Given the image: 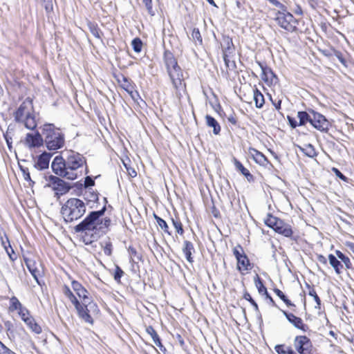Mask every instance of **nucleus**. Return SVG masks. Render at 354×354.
<instances>
[{
  "mask_svg": "<svg viewBox=\"0 0 354 354\" xmlns=\"http://www.w3.org/2000/svg\"><path fill=\"white\" fill-rule=\"evenodd\" d=\"M183 251L185 255L187 260L189 263H192L193 259H192V252H194V248L193 243L189 241H185Z\"/></svg>",
  "mask_w": 354,
  "mask_h": 354,
  "instance_id": "5701e85b",
  "label": "nucleus"
},
{
  "mask_svg": "<svg viewBox=\"0 0 354 354\" xmlns=\"http://www.w3.org/2000/svg\"><path fill=\"white\" fill-rule=\"evenodd\" d=\"M254 281L259 293L261 295L267 294V288L264 286L262 280L258 274H256Z\"/></svg>",
  "mask_w": 354,
  "mask_h": 354,
  "instance_id": "72a5a7b5",
  "label": "nucleus"
},
{
  "mask_svg": "<svg viewBox=\"0 0 354 354\" xmlns=\"http://www.w3.org/2000/svg\"><path fill=\"white\" fill-rule=\"evenodd\" d=\"M171 223L175 227L176 232L180 235L184 233L183 225L178 218H171Z\"/></svg>",
  "mask_w": 354,
  "mask_h": 354,
  "instance_id": "4c0bfd02",
  "label": "nucleus"
},
{
  "mask_svg": "<svg viewBox=\"0 0 354 354\" xmlns=\"http://www.w3.org/2000/svg\"><path fill=\"white\" fill-rule=\"evenodd\" d=\"M306 288L308 289V295L313 297L315 301L316 302V304L317 305L316 306V308H320L321 300H320L319 297H318V295H317L315 290L313 287H311L309 284H306Z\"/></svg>",
  "mask_w": 354,
  "mask_h": 354,
  "instance_id": "e433bc0d",
  "label": "nucleus"
},
{
  "mask_svg": "<svg viewBox=\"0 0 354 354\" xmlns=\"http://www.w3.org/2000/svg\"><path fill=\"white\" fill-rule=\"evenodd\" d=\"M310 124L320 131H326L329 127V122L326 118L314 111H312Z\"/></svg>",
  "mask_w": 354,
  "mask_h": 354,
  "instance_id": "ddd939ff",
  "label": "nucleus"
},
{
  "mask_svg": "<svg viewBox=\"0 0 354 354\" xmlns=\"http://www.w3.org/2000/svg\"><path fill=\"white\" fill-rule=\"evenodd\" d=\"M22 171L24 173V179L26 180H31L29 172L28 171V169H23Z\"/></svg>",
  "mask_w": 354,
  "mask_h": 354,
  "instance_id": "0e129e2a",
  "label": "nucleus"
},
{
  "mask_svg": "<svg viewBox=\"0 0 354 354\" xmlns=\"http://www.w3.org/2000/svg\"><path fill=\"white\" fill-rule=\"evenodd\" d=\"M237 268L240 271L252 269L249 259L245 254L243 255V257H241V258L237 260Z\"/></svg>",
  "mask_w": 354,
  "mask_h": 354,
  "instance_id": "cd10ccee",
  "label": "nucleus"
},
{
  "mask_svg": "<svg viewBox=\"0 0 354 354\" xmlns=\"http://www.w3.org/2000/svg\"><path fill=\"white\" fill-rule=\"evenodd\" d=\"M25 263L33 278L36 280L37 283L39 284L38 277L40 275V271L37 268L35 262L31 259H26Z\"/></svg>",
  "mask_w": 354,
  "mask_h": 354,
  "instance_id": "412c9836",
  "label": "nucleus"
},
{
  "mask_svg": "<svg viewBox=\"0 0 354 354\" xmlns=\"http://www.w3.org/2000/svg\"><path fill=\"white\" fill-rule=\"evenodd\" d=\"M24 143L29 149L37 148L43 145L44 139L38 131L28 133L26 135Z\"/></svg>",
  "mask_w": 354,
  "mask_h": 354,
  "instance_id": "2eb2a0df",
  "label": "nucleus"
},
{
  "mask_svg": "<svg viewBox=\"0 0 354 354\" xmlns=\"http://www.w3.org/2000/svg\"><path fill=\"white\" fill-rule=\"evenodd\" d=\"M104 253L106 256H111L112 254V244L110 241H106L104 245H102Z\"/></svg>",
  "mask_w": 354,
  "mask_h": 354,
  "instance_id": "8fccbe9b",
  "label": "nucleus"
},
{
  "mask_svg": "<svg viewBox=\"0 0 354 354\" xmlns=\"http://www.w3.org/2000/svg\"><path fill=\"white\" fill-rule=\"evenodd\" d=\"M250 154L252 157L253 160L260 165H266L268 163L267 158L258 150L250 148L249 149Z\"/></svg>",
  "mask_w": 354,
  "mask_h": 354,
  "instance_id": "aec40b11",
  "label": "nucleus"
},
{
  "mask_svg": "<svg viewBox=\"0 0 354 354\" xmlns=\"http://www.w3.org/2000/svg\"><path fill=\"white\" fill-rule=\"evenodd\" d=\"M49 182L53 189L56 191L57 194L63 195L71 189V186L67 183L57 176L50 175L49 176Z\"/></svg>",
  "mask_w": 354,
  "mask_h": 354,
  "instance_id": "4468645a",
  "label": "nucleus"
},
{
  "mask_svg": "<svg viewBox=\"0 0 354 354\" xmlns=\"http://www.w3.org/2000/svg\"><path fill=\"white\" fill-rule=\"evenodd\" d=\"M163 59L173 86L177 91L182 86L183 80V71L178 64L174 55L169 50L165 51Z\"/></svg>",
  "mask_w": 354,
  "mask_h": 354,
  "instance_id": "20e7f679",
  "label": "nucleus"
},
{
  "mask_svg": "<svg viewBox=\"0 0 354 354\" xmlns=\"http://www.w3.org/2000/svg\"><path fill=\"white\" fill-rule=\"evenodd\" d=\"M133 49L136 53H140L142 50V42L140 38H135L131 41Z\"/></svg>",
  "mask_w": 354,
  "mask_h": 354,
  "instance_id": "a19ab883",
  "label": "nucleus"
},
{
  "mask_svg": "<svg viewBox=\"0 0 354 354\" xmlns=\"http://www.w3.org/2000/svg\"><path fill=\"white\" fill-rule=\"evenodd\" d=\"M228 56H229V55H227L226 53H225L223 55V60H224V62H225V64L226 67L227 68H230V61L228 59Z\"/></svg>",
  "mask_w": 354,
  "mask_h": 354,
  "instance_id": "e2e57ef3",
  "label": "nucleus"
},
{
  "mask_svg": "<svg viewBox=\"0 0 354 354\" xmlns=\"http://www.w3.org/2000/svg\"><path fill=\"white\" fill-rule=\"evenodd\" d=\"M105 210L106 207H104L100 210L93 211V213H97V215L93 216V224L91 239H88L86 244L91 243L108 231L109 227L111 224V219L107 217L102 218Z\"/></svg>",
  "mask_w": 354,
  "mask_h": 354,
  "instance_id": "39448f33",
  "label": "nucleus"
},
{
  "mask_svg": "<svg viewBox=\"0 0 354 354\" xmlns=\"http://www.w3.org/2000/svg\"><path fill=\"white\" fill-rule=\"evenodd\" d=\"M38 3L45 8L47 13H50L53 11V0H36Z\"/></svg>",
  "mask_w": 354,
  "mask_h": 354,
  "instance_id": "58836bf2",
  "label": "nucleus"
},
{
  "mask_svg": "<svg viewBox=\"0 0 354 354\" xmlns=\"http://www.w3.org/2000/svg\"><path fill=\"white\" fill-rule=\"evenodd\" d=\"M129 252L133 261L135 262L136 260L140 261L141 259L140 256L138 254L135 248L129 247Z\"/></svg>",
  "mask_w": 354,
  "mask_h": 354,
  "instance_id": "de8ad7c7",
  "label": "nucleus"
},
{
  "mask_svg": "<svg viewBox=\"0 0 354 354\" xmlns=\"http://www.w3.org/2000/svg\"><path fill=\"white\" fill-rule=\"evenodd\" d=\"M192 37L193 40L196 43L198 42L199 44H202L203 39L201 35V32L198 28H194L192 30Z\"/></svg>",
  "mask_w": 354,
  "mask_h": 354,
  "instance_id": "37998d69",
  "label": "nucleus"
},
{
  "mask_svg": "<svg viewBox=\"0 0 354 354\" xmlns=\"http://www.w3.org/2000/svg\"><path fill=\"white\" fill-rule=\"evenodd\" d=\"M317 261L319 263H322L324 265H326L327 264L326 258L324 255H322V254H318L317 256Z\"/></svg>",
  "mask_w": 354,
  "mask_h": 354,
  "instance_id": "680f3d73",
  "label": "nucleus"
},
{
  "mask_svg": "<svg viewBox=\"0 0 354 354\" xmlns=\"http://www.w3.org/2000/svg\"><path fill=\"white\" fill-rule=\"evenodd\" d=\"M243 298L248 301L254 307V310L256 312H259V307H258V305L256 303V301L252 298L251 295H250V293H248V292H245L243 295Z\"/></svg>",
  "mask_w": 354,
  "mask_h": 354,
  "instance_id": "a18cd8bd",
  "label": "nucleus"
},
{
  "mask_svg": "<svg viewBox=\"0 0 354 354\" xmlns=\"http://www.w3.org/2000/svg\"><path fill=\"white\" fill-rule=\"evenodd\" d=\"M51 168L53 172L61 177L73 178V173H68L66 170V159L62 156H57L51 163Z\"/></svg>",
  "mask_w": 354,
  "mask_h": 354,
  "instance_id": "9b49d317",
  "label": "nucleus"
},
{
  "mask_svg": "<svg viewBox=\"0 0 354 354\" xmlns=\"http://www.w3.org/2000/svg\"><path fill=\"white\" fill-rule=\"evenodd\" d=\"M25 323L27 324L29 328L36 334H40L41 333V326L35 322V319L32 317L30 318H26Z\"/></svg>",
  "mask_w": 354,
  "mask_h": 354,
  "instance_id": "c756f323",
  "label": "nucleus"
},
{
  "mask_svg": "<svg viewBox=\"0 0 354 354\" xmlns=\"http://www.w3.org/2000/svg\"><path fill=\"white\" fill-rule=\"evenodd\" d=\"M253 98L257 108H261L264 103V97L257 88L253 90Z\"/></svg>",
  "mask_w": 354,
  "mask_h": 354,
  "instance_id": "c85d7f7f",
  "label": "nucleus"
},
{
  "mask_svg": "<svg viewBox=\"0 0 354 354\" xmlns=\"http://www.w3.org/2000/svg\"><path fill=\"white\" fill-rule=\"evenodd\" d=\"M123 274H124L123 270L118 266H116L115 272H114V279L116 281L120 282V279Z\"/></svg>",
  "mask_w": 354,
  "mask_h": 354,
  "instance_id": "09e8293b",
  "label": "nucleus"
},
{
  "mask_svg": "<svg viewBox=\"0 0 354 354\" xmlns=\"http://www.w3.org/2000/svg\"><path fill=\"white\" fill-rule=\"evenodd\" d=\"M0 354H16L0 341Z\"/></svg>",
  "mask_w": 354,
  "mask_h": 354,
  "instance_id": "603ef678",
  "label": "nucleus"
},
{
  "mask_svg": "<svg viewBox=\"0 0 354 354\" xmlns=\"http://www.w3.org/2000/svg\"><path fill=\"white\" fill-rule=\"evenodd\" d=\"M333 53H334V55L339 59V61L343 64V65H346V60L343 57V55L341 52L338 51V50H333Z\"/></svg>",
  "mask_w": 354,
  "mask_h": 354,
  "instance_id": "5fc2aeb1",
  "label": "nucleus"
},
{
  "mask_svg": "<svg viewBox=\"0 0 354 354\" xmlns=\"http://www.w3.org/2000/svg\"><path fill=\"white\" fill-rule=\"evenodd\" d=\"M274 292L282 301L286 297L284 293L278 288H274Z\"/></svg>",
  "mask_w": 354,
  "mask_h": 354,
  "instance_id": "13d9d810",
  "label": "nucleus"
},
{
  "mask_svg": "<svg viewBox=\"0 0 354 354\" xmlns=\"http://www.w3.org/2000/svg\"><path fill=\"white\" fill-rule=\"evenodd\" d=\"M270 100L277 110H279L281 109V100H273L272 97H270Z\"/></svg>",
  "mask_w": 354,
  "mask_h": 354,
  "instance_id": "bf43d9fd",
  "label": "nucleus"
},
{
  "mask_svg": "<svg viewBox=\"0 0 354 354\" xmlns=\"http://www.w3.org/2000/svg\"><path fill=\"white\" fill-rule=\"evenodd\" d=\"M97 215V213L90 212V214L78 225L75 227L76 232H84V241L86 243L88 239H91V233H93V216Z\"/></svg>",
  "mask_w": 354,
  "mask_h": 354,
  "instance_id": "9d476101",
  "label": "nucleus"
},
{
  "mask_svg": "<svg viewBox=\"0 0 354 354\" xmlns=\"http://www.w3.org/2000/svg\"><path fill=\"white\" fill-rule=\"evenodd\" d=\"M143 3L145 5V7L148 11V13L153 16L155 15L153 8H152V1L151 0H142Z\"/></svg>",
  "mask_w": 354,
  "mask_h": 354,
  "instance_id": "3c124183",
  "label": "nucleus"
},
{
  "mask_svg": "<svg viewBox=\"0 0 354 354\" xmlns=\"http://www.w3.org/2000/svg\"><path fill=\"white\" fill-rule=\"evenodd\" d=\"M206 123L209 127L213 128V133L218 135L221 131V127L218 122L212 116L207 115L205 116Z\"/></svg>",
  "mask_w": 354,
  "mask_h": 354,
  "instance_id": "bb28decb",
  "label": "nucleus"
},
{
  "mask_svg": "<svg viewBox=\"0 0 354 354\" xmlns=\"http://www.w3.org/2000/svg\"><path fill=\"white\" fill-rule=\"evenodd\" d=\"M146 332L151 337L154 344L158 347H159L160 350H162V348H164V350H165V348H164L163 345L161 343V341H160V339L158 335L157 334L156 331L151 326H149L146 328Z\"/></svg>",
  "mask_w": 354,
  "mask_h": 354,
  "instance_id": "4be33fe9",
  "label": "nucleus"
},
{
  "mask_svg": "<svg viewBox=\"0 0 354 354\" xmlns=\"http://www.w3.org/2000/svg\"><path fill=\"white\" fill-rule=\"evenodd\" d=\"M94 185H95V181L91 177H90V176L86 177L85 181H84L85 187H91V186H93Z\"/></svg>",
  "mask_w": 354,
  "mask_h": 354,
  "instance_id": "4d7b16f0",
  "label": "nucleus"
},
{
  "mask_svg": "<svg viewBox=\"0 0 354 354\" xmlns=\"http://www.w3.org/2000/svg\"><path fill=\"white\" fill-rule=\"evenodd\" d=\"M15 120L23 124L26 128L34 130L37 127V122L33 113L32 101L26 99L14 113Z\"/></svg>",
  "mask_w": 354,
  "mask_h": 354,
  "instance_id": "7ed1b4c3",
  "label": "nucleus"
},
{
  "mask_svg": "<svg viewBox=\"0 0 354 354\" xmlns=\"http://www.w3.org/2000/svg\"><path fill=\"white\" fill-rule=\"evenodd\" d=\"M258 65L261 69V78L268 84H276L278 82L277 76L273 73L272 69L261 62H257Z\"/></svg>",
  "mask_w": 354,
  "mask_h": 354,
  "instance_id": "f3484780",
  "label": "nucleus"
},
{
  "mask_svg": "<svg viewBox=\"0 0 354 354\" xmlns=\"http://www.w3.org/2000/svg\"><path fill=\"white\" fill-rule=\"evenodd\" d=\"M328 261L330 266L334 268L335 272L338 274H340L341 269L343 268V265L339 259L333 254H330L328 255Z\"/></svg>",
  "mask_w": 354,
  "mask_h": 354,
  "instance_id": "393cba45",
  "label": "nucleus"
},
{
  "mask_svg": "<svg viewBox=\"0 0 354 354\" xmlns=\"http://www.w3.org/2000/svg\"><path fill=\"white\" fill-rule=\"evenodd\" d=\"M300 150L307 156L314 158L317 156V152L311 144L305 145L303 147H299Z\"/></svg>",
  "mask_w": 354,
  "mask_h": 354,
  "instance_id": "7c9ffc66",
  "label": "nucleus"
},
{
  "mask_svg": "<svg viewBox=\"0 0 354 354\" xmlns=\"http://www.w3.org/2000/svg\"><path fill=\"white\" fill-rule=\"evenodd\" d=\"M233 254L235 256L236 260H239V259H240L241 257L245 255L243 248L239 245L234 248Z\"/></svg>",
  "mask_w": 354,
  "mask_h": 354,
  "instance_id": "49530a36",
  "label": "nucleus"
},
{
  "mask_svg": "<svg viewBox=\"0 0 354 354\" xmlns=\"http://www.w3.org/2000/svg\"><path fill=\"white\" fill-rule=\"evenodd\" d=\"M87 26H88V28L89 29L90 32H91V34L96 39H97L100 41H102V36L103 35V33L101 31V30L100 29V28L98 27V26L96 24L91 22V21H88L87 24Z\"/></svg>",
  "mask_w": 354,
  "mask_h": 354,
  "instance_id": "a878e982",
  "label": "nucleus"
},
{
  "mask_svg": "<svg viewBox=\"0 0 354 354\" xmlns=\"http://www.w3.org/2000/svg\"><path fill=\"white\" fill-rule=\"evenodd\" d=\"M6 241L8 243V246H5V250L6 251L8 255L9 256L10 260L15 261L17 259L16 255L15 254L14 250L10 245L8 239L6 237Z\"/></svg>",
  "mask_w": 354,
  "mask_h": 354,
  "instance_id": "c03bdc74",
  "label": "nucleus"
},
{
  "mask_svg": "<svg viewBox=\"0 0 354 354\" xmlns=\"http://www.w3.org/2000/svg\"><path fill=\"white\" fill-rule=\"evenodd\" d=\"M85 212V203L83 201L77 198L68 199L61 208V214L66 223L78 220Z\"/></svg>",
  "mask_w": 354,
  "mask_h": 354,
  "instance_id": "f03ea898",
  "label": "nucleus"
},
{
  "mask_svg": "<svg viewBox=\"0 0 354 354\" xmlns=\"http://www.w3.org/2000/svg\"><path fill=\"white\" fill-rule=\"evenodd\" d=\"M225 46L223 49V55L226 53L227 55L232 54L234 52V45L232 39L227 38L225 40Z\"/></svg>",
  "mask_w": 354,
  "mask_h": 354,
  "instance_id": "ea45409f",
  "label": "nucleus"
},
{
  "mask_svg": "<svg viewBox=\"0 0 354 354\" xmlns=\"http://www.w3.org/2000/svg\"><path fill=\"white\" fill-rule=\"evenodd\" d=\"M274 20L281 28L288 32H294L297 28V20L291 13L288 12L287 8L286 11H277Z\"/></svg>",
  "mask_w": 354,
  "mask_h": 354,
  "instance_id": "6e6552de",
  "label": "nucleus"
},
{
  "mask_svg": "<svg viewBox=\"0 0 354 354\" xmlns=\"http://www.w3.org/2000/svg\"><path fill=\"white\" fill-rule=\"evenodd\" d=\"M53 154L46 151L43 152L37 157L34 167L39 170H44L48 168L50 160Z\"/></svg>",
  "mask_w": 354,
  "mask_h": 354,
  "instance_id": "6ab92c4d",
  "label": "nucleus"
},
{
  "mask_svg": "<svg viewBox=\"0 0 354 354\" xmlns=\"http://www.w3.org/2000/svg\"><path fill=\"white\" fill-rule=\"evenodd\" d=\"M22 308L21 304L19 302L18 299L15 297H12L10 299V310H20Z\"/></svg>",
  "mask_w": 354,
  "mask_h": 354,
  "instance_id": "79ce46f5",
  "label": "nucleus"
},
{
  "mask_svg": "<svg viewBox=\"0 0 354 354\" xmlns=\"http://www.w3.org/2000/svg\"><path fill=\"white\" fill-rule=\"evenodd\" d=\"M19 314L24 322H25V320L26 319V318H30L31 317V316H29V313H28V310L23 307L19 310Z\"/></svg>",
  "mask_w": 354,
  "mask_h": 354,
  "instance_id": "864d4df0",
  "label": "nucleus"
},
{
  "mask_svg": "<svg viewBox=\"0 0 354 354\" xmlns=\"http://www.w3.org/2000/svg\"><path fill=\"white\" fill-rule=\"evenodd\" d=\"M154 218H155L157 224L158 225V226L161 228V230H162L164 231L165 233H166L169 235L171 234V233L169 230V226L165 220H163L162 218H161L156 214H154Z\"/></svg>",
  "mask_w": 354,
  "mask_h": 354,
  "instance_id": "f704fd0d",
  "label": "nucleus"
},
{
  "mask_svg": "<svg viewBox=\"0 0 354 354\" xmlns=\"http://www.w3.org/2000/svg\"><path fill=\"white\" fill-rule=\"evenodd\" d=\"M4 138L6 141L8 149H11L12 139V137L9 136L8 131L4 134Z\"/></svg>",
  "mask_w": 354,
  "mask_h": 354,
  "instance_id": "6e6d98bb",
  "label": "nucleus"
},
{
  "mask_svg": "<svg viewBox=\"0 0 354 354\" xmlns=\"http://www.w3.org/2000/svg\"><path fill=\"white\" fill-rule=\"evenodd\" d=\"M294 346L299 354H311L313 344L310 339L305 335L296 336L294 342Z\"/></svg>",
  "mask_w": 354,
  "mask_h": 354,
  "instance_id": "f8f14e48",
  "label": "nucleus"
},
{
  "mask_svg": "<svg viewBox=\"0 0 354 354\" xmlns=\"http://www.w3.org/2000/svg\"><path fill=\"white\" fill-rule=\"evenodd\" d=\"M283 314L296 328L306 332L308 330V325L305 324L301 318L295 316L294 314L282 310Z\"/></svg>",
  "mask_w": 354,
  "mask_h": 354,
  "instance_id": "a211bd4d",
  "label": "nucleus"
},
{
  "mask_svg": "<svg viewBox=\"0 0 354 354\" xmlns=\"http://www.w3.org/2000/svg\"><path fill=\"white\" fill-rule=\"evenodd\" d=\"M334 170L335 171L336 175L339 178H340L341 179H343V180H344L346 178V177L337 169H334Z\"/></svg>",
  "mask_w": 354,
  "mask_h": 354,
  "instance_id": "69168bd1",
  "label": "nucleus"
},
{
  "mask_svg": "<svg viewBox=\"0 0 354 354\" xmlns=\"http://www.w3.org/2000/svg\"><path fill=\"white\" fill-rule=\"evenodd\" d=\"M312 116V111L310 113H308L306 111H299L297 113V117L299 120V125H304L306 122H309L310 123V119Z\"/></svg>",
  "mask_w": 354,
  "mask_h": 354,
  "instance_id": "2f4dec72",
  "label": "nucleus"
},
{
  "mask_svg": "<svg viewBox=\"0 0 354 354\" xmlns=\"http://www.w3.org/2000/svg\"><path fill=\"white\" fill-rule=\"evenodd\" d=\"M42 134L44 143L49 151H57L64 147L65 145L64 134L59 129L55 128L54 124H44Z\"/></svg>",
  "mask_w": 354,
  "mask_h": 354,
  "instance_id": "f257e3e1",
  "label": "nucleus"
},
{
  "mask_svg": "<svg viewBox=\"0 0 354 354\" xmlns=\"http://www.w3.org/2000/svg\"><path fill=\"white\" fill-rule=\"evenodd\" d=\"M64 294L75 306L79 317L84 319L86 322L92 324L93 323V319L88 313V308L84 306L83 304H80L76 297L73 294L68 288L66 287Z\"/></svg>",
  "mask_w": 354,
  "mask_h": 354,
  "instance_id": "1a4fd4ad",
  "label": "nucleus"
},
{
  "mask_svg": "<svg viewBox=\"0 0 354 354\" xmlns=\"http://www.w3.org/2000/svg\"><path fill=\"white\" fill-rule=\"evenodd\" d=\"M283 301L288 306H295L293 304H292V302L290 301V300H289L287 297H286L284 299V300H283Z\"/></svg>",
  "mask_w": 354,
  "mask_h": 354,
  "instance_id": "774afa93",
  "label": "nucleus"
},
{
  "mask_svg": "<svg viewBox=\"0 0 354 354\" xmlns=\"http://www.w3.org/2000/svg\"><path fill=\"white\" fill-rule=\"evenodd\" d=\"M274 351L277 354H292L293 349L285 344H277L274 346Z\"/></svg>",
  "mask_w": 354,
  "mask_h": 354,
  "instance_id": "473e14b6",
  "label": "nucleus"
},
{
  "mask_svg": "<svg viewBox=\"0 0 354 354\" xmlns=\"http://www.w3.org/2000/svg\"><path fill=\"white\" fill-rule=\"evenodd\" d=\"M335 254L337 257L345 265L346 268L350 269L352 267L350 259L345 256L341 251L336 250Z\"/></svg>",
  "mask_w": 354,
  "mask_h": 354,
  "instance_id": "c9c22d12",
  "label": "nucleus"
},
{
  "mask_svg": "<svg viewBox=\"0 0 354 354\" xmlns=\"http://www.w3.org/2000/svg\"><path fill=\"white\" fill-rule=\"evenodd\" d=\"M65 159L67 172L73 174V178L68 179L73 180L78 177V169L86 164V159L82 154L74 151H68Z\"/></svg>",
  "mask_w": 354,
  "mask_h": 354,
  "instance_id": "423d86ee",
  "label": "nucleus"
},
{
  "mask_svg": "<svg viewBox=\"0 0 354 354\" xmlns=\"http://www.w3.org/2000/svg\"><path fill=\"white\" fill-rule=\"evenodd\" d=\"M234 164L235 166V168L239 171L245 178L248 179V181L253 180V176L250 173L248 169L244 167V166L241 164L240 161H239L237 159L234 158Z\"/></svg>",
  "mask_w": 354,
  "mask_h": 354,
  "instance_id": "b1692460",
  "label": "nucleus"
},
{
  "mask_svg": "<svg viewBox=\"0 0 354 354\" xmlns=\"http://www.w3.org/2000/svg\"><path fill=\"white\" fill-rule=\"evenodd\" d=\"M73 288L76 292L77 295L80 298L82 299V303L84 306H86L88 305L91 308H93L97 310V306L94 303H91L89 301V298L88 297V292L87 290L78 282L73 281Z\"/></svg>",
  "mask_w": 354,
  "mask_h": 354,
  "instance_id": "dca6fc26",
  "label": "nucleus"
},
{
  "mask_svg": "<svg viewBox=\"0 0 354 354\" xmlns=\"http://www.w3.org/2000/svg\"><path fill=\"white\" fill-rule=\"evenodd\" d=\"M288 120L291 127L295 128L299 125V124L297 123L295 118L288 116Z\"/></svg>",
  "mask_w": 354,
  "mask_h": 354,
  "instance_id": "052dcab7",
  "label": "nucleus"
},
{
  "mask_svg": "<svg viewBox=\"0 0 354 354\" xmlns=\"http://www.w3.org/2000/svg\"><path fill=\"white\" fill-rule=\"evenodd\" d=\"M264 222L267 226L272 228L274 232L286 237H290L292 234V227L289 224L270 214H268Z\"/></svg>",
  "mask_w": 354,
  "mask_h": 354,
  "instance_id": "0eeeda50",
  "label": "nucleus"
},
{
  "mask_svg": "<svg viewBox=\"0 0 354 354\" xmlns=\"http://www.w3.org/2000/svg\"><path fill=\"white\" fill-rule=\"evenodd\" d=\"M346 246L354 254V243H347Z\"/></svg>",
  "mask_w": 354,
  "mask_h": 354,
  "instance_id": "338daca9",
  "label": "nucleus"
}]
</instances>
